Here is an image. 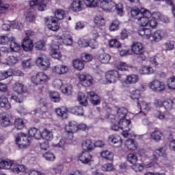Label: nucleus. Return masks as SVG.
<instances>
[{"label": "nucleus", "mask_w": 175, "mask_h": 175, "mask_svg": "<svg viewBox=\"0 0 175 175\" xmlns=\"http://www.w3.org/2000/svg\"><path fill=\"white\" fill-rule=\"evenodd\" d=\"M43 157L46 161H54L55 159V156L51 152L44 153Z\"/></svg>", "instance_id": "63"}, {"label": "nucleus", "mask_w": 175, "mask_h": 175, "mask_svg": "<svg viewBox=\"0 0 175 175\" xmlns=\"http://www.w3.org/2000/svg\"><path fill=\"white\" fill-rule=\"evenodd\" d=\"M139 34L143 36V38H145V39H150L152 33H151L150 29L143 28L139 30Z\"/></svg>", "instance_id": "40"}, {"label": "nucleus", "mask_w": 175, "mask_h": 175, "mask_svg": "<svg viewBox=\"0 0 175 175\" xmlns=\"http://www.w3.org/2000/svg\"><path fill=\"white\" fill-rule=\"evenodd\" d=\"M140 75H151L154 73V69L151 67H143L140 70H139Z\"/></svg>", "instance_id": "56"}, {"label": "nucleus", "mask_w": 175, "mask_h": 175, "mask_svg": "<svg viewBox=\"0 0 175 175\" xmlns=\"http://www.w3.org/2000/svg\"><path fill=\"white\" fill-rule=\"evenodd\" d=\"M149 88L152 90L154 92H163L166 88V85L162 81L154 80L148 84Z\"/></svg>", "instance_id": "5"}, {"label": "nucleus", "mask_w": 175, "mask_h": 175, "mask_svg": "<svg viewBox=\"0 0 175 175\" xmlns=\"http://www.w3.org/2000/svg\"><path fill=\"white\" fill-rule=\"evenodd\" d=\"M131 51L135 55H143L144 54V46H143V44L139 42H133L131 45Z\"/></svg>", "instance_id": "11"}, {"label": "nucleus", "mask_w": 175, "mask_h": 175, "mask_svg": "<svg viewBox=\"0 0 175 175\" xmlns=\"http://www.w3.org/2000/svg\"><path fill=\"white\" fill-rule=\"evenodd\" d=\"M41 137L45 140H53V133L46 129L41 133Z\"/></svg>", "instance_id": "42"}, {"label": "nucleus", "mask_w": 175, "mask_h": 175, "mask_svg": "<svg viewBox=\"0 0 175 175\" xmlns=\"http://www.w3.org/2000/svg\"><path fill=\"white\" fill-rule=\"evenodd\" d=\"M127 113H128V110L125 108L118 109L117 111L116 116H114V114L110 113L107 116V120L111 121V122L116 124V122H118L119 120L125 119V117H126Z\"/></svg>", "instance_id": "2"}, {"label": "nucleus", "mask_w": 175, "mask_h": 175, "mask_svg": "<svg viewBox=\"0 0 175 175\" xmlns=\"http://www.w3.org/2000/svg\"><path fill=\"white\" fill-rule=\"evenodd\" d=\"M10 76H13V70L12 69H9L7 71H0V81L10 77Z\"/></svg>", "instance_id": "44"}, {"label": "nucleus", "mask_w": 175, "mask_h": 175, "mask_svg": "<svg viewBox=\"0 0 175 175\" xmlns=\"http://www.w3.org/2000/svg\"><path fill=\"white\" fill-rule=\"evenodd\" d=\"M155 154L158 155L159 157H163V158L167 157V153L166 152V147L162 146L154 150Z\"/></svg>", "instance_id": "41"}, {"label": "nucleus", "mask_w": 175, "mask_h": 175, "mask_svg": "<svg viewBox=\"0 0 175 175\" xmlns=\"http://www.w3.org/2000/svg\"><path fill=\"white\" fill-rule=\"evenodd\" d=\"M29 135L31 137H35L37 139H42V133L36 128L30 129L29 130Z\"/></svg>", "instance_id": "36"}, {"label": "nucleus", "mask_w": 175, "mask_h": 175, "mask_svg": "<svg viewBox=\"0 0 175 175\" xmlns=\"http://www.w3.org/2000/svg\"><path fill=\"white\" fill-rule=\"evenodd\" d=\"M49 80V76L43 72H38L31 77V81L36 85H44Z\"/></svg>", "instance_id": "3"}, {"label": "nucleus", "mask_w": 175, "mask_h": 175, "mask_svg": "<svg viewBox=\"0 0 175 175\" xmlns=\"http://www.w3.org/2000/svg\"><path fill=\"white\" fill-rule=\"evenodd\" d=\"M116 10L117 12V14L122 17L124 14H125V12H124V5L122 4L119 3L118 5L115 4Z\"/></svg>", "instance_id": "58"}, {"label": "nucleus", "mask_w": 175, "mask_h": 175, "mask_svg": "<svg viewBox=\"0 0 175 175\" xmlns=\"http://www.w3.org/2000/svg\"><path fill=\"white\" fill-rule=\"evenodd\" d=\"M153 42H161V40L165 38V33L162 30H157L151 34Z\"/></svg>", "instance_id": "19"}, {"label": "nucleus", "mask_w": 175, "mask_h": 175, "mask_svg": "<svg viewBox=\"0 0 175 175\" xmlns=\"http://www.w3.org/2000/svg\"><path fill=\"white\" fill-rule=\"evenodd\" d=\"M94 23L98 27H105V25L106 24V21H105V18L102 16H96L94 19Z\"/></svg>", "instance_id": "51"}, {"label": "nucleus", "mask_w": 175, "mask_h": 175, "mask_svg": "<svg viewBox=\"0 0 175 175\" xmlns=\"http://www.w3.org/2000/svg\"><path fill=\"white\" fill-rule=\"evenodd\" d=\"M92 156L88 152H83L79 156V160L81 161V163L87 165L91 162Z\"/></svg>", "instance_id": "16"}, {"label": "nucleus", "mask_w": 175, "mask_h": 175, "mask_svg": "<svg viewBox=\"0 0 175 175\" xmlns=\"http://www.w3.org/2000/svg\"><path fill=\"white\" fill-rule=\"evenodd\" d=\"M33 65V62H32V59H29L27 60H25L22 62V66L23 69H29L31 66Z\"/></svg>", "instance_id": "62"}, {"label": "nucleus", "mask_w": 175, "mask_h": 175, "mask_svg": "<svg viewBox=\"0 0 175 175\" xmlns=\"http://www.w3.org/2000/svg\"><path fill=\"white\" fill-rule=\"evenodd\" d=\"M137 106L141 110H146L147 111H150V110H151V103H147L143 100H138Z\"/></svg>", "instance_id": "24"}, {"label": "nucleus", "mask_w": 175, "mask_h": 175, "mask_svg": "<svg viewBox=\"0 0 175 175\" xmlns=\"http://www.w3.org/2000/svg\"><path fill=\"white\" fill-rule=\"evenodd\" d=\"M22 49L24 51H31L33 49V42L29 37H25L22 43Z\"/></svg>", "instance_id": "13"}, {"label": "nucleus", "mask_w": 175, "mask_h": 175, "mask_svg": "<svg viewBox=\"0 0 175 175\" xmlns=\"http://www.w3.org/2000/svg\"><path fill=\"white\" fill-rule=\"evenodd\" d=\"M13 40H14V37L10 34L2 36L0 37V44H8L10 42H13Z\"/></svg>", "instance_id": "27"}, {"label": "nucleus", "mask_w": 175, "mask_h": 175, "mask_svg": "<svg viewBox=\"0 0 175 175\" xmlns=\"http://www.w3.org/2000/svg\"><path fill=\"white\" fill-rule=\"evenodd\" d=\"M0 107L5 109V110H10V109H12V105L9 103V100L5 96H0Z\"/></svg>", "instance_id": "21"}, {"label": "nucleus", "mask_w": 175, "mask_h": 175, "mask_svg": "<svg viewBox=\"0 0 175 175\" xmlns=\"http://www.w3.org/2000/svg\"><path fill=\"white\" fill-rule=\"evenodd\" d=\"M10 43V49L12 51L17 53V51H20L21 46L19 44L16 42V38H14V40L11 41Z\"/></svg>", "instance_id": "57"}, {"label": "nucleus", "mask_w": 175, "mask_h": 175, "mask_svg": "<svg viewBox=\"0 0 175 175\" xmlns=\"http://www.w3.org/2000/svg\"><path fill=\"white\" fill-rule=\"evenodd\" d=\"M81 5V1L74 0L70 4V9L73 12H80L83 9Z\"/></svg>", "instance_id": "26"}, {"label": "nucleus", "mask_w": 175, "mask_h": 175, "mask_svg": "<svg viewBox=\"0 0 175 175\" xmlns=\"http://www.w3.org/2000/svg\"><path fill=\"white\" fill-rule=\"evenodd\" d=\"M36 64L37 66H39L42 70H46V69L50 68V60L44 55L37 58Z\"/></svg>", "instance_id": "8"}, {"label": "nucleus", "mask_w": 175, "mask_h": 175, "mask_svg": "<svg viewBox=\"0 0 175 175\" xmlns=\"http://www.w3.org/2000/svg\"><path fill=\"white\" fill-rule=\"evenodd\" d=\"M162 137V132L159 131V129H156L154 131L150 134V139L158 143L160 142L161 138Z\"/></svg>", "instance_id": "29"}, {"label": "nucleus", "mask_w": 175, "mask_h": 175, "mask_svg": "<svg viewBox=\"0 0 175 175\" xmlns=\"http://www.w3.org/2000/svg\"><path fill=\"white\" fill-rule=\"evenodd\" d=\"M46 3H47V0H32L30 2V6H37L40 12H43L46 8Z\"/></svg>", "instance_id": "15"}, {"label": "nucleus", "mask_w": 175, "mask_h": 175, "mask_svg": "<svg viewBox=\"0 0 175 175\" xmlns=\"http://www.w3.org/2000/svg\"><path fill=\"white\" fill-rule=\"evenodd\" d=\"M109 143H111L114 147H121L122 141H121V137L117 135H111L107 139Z\"/></svg>", "instance_id": "12"}, {"label": "nucleus", "mask_w": 175, "mask_h": 175, "mask_svg": "<svg viewBox=\"0 0 175 175\" xmlns=\"http://www.w3.org/2000/svg\"><path fill=\"white\" fill-rule=\"evenodd\" d=\"M62 92L66 95H72L73 92V87L70 84H65L62 87Z\"/></svg>", "instance_id": "35"}, {"label": "nucleus", "mask_w": 175, "mask_h": 175, "mask_svg": "<svg viewBox=\"0 0 175 175\" xmlns=\"http://www.w3.org/2000/svg\"><path fill=\"white\" fill-rule=\"evenodd\" d=\"M55 16L57 20H64V17H65V12L62 10H57L55 12Z\"/></svg>", "instance_id": "59"}, {"label": "nucleus", "mask_w": 175, "mask_h": 175, "mask_svg": "<svg viewBox=\"0 0 175 175\" xmlns=\"http://www.w3.org/2000/svg\"><path fill=\"white\" fill-rule=\"evenodd\" d=\"M127 161L131 163V165H136L137 163V155L133 153L129 154L127 156Z\"/></svg>", "instance_id": "50"}, {"label": "nucleus", "mask_w": 175, "mask_h": 175, "mask_svg": "<svg viewBox=\"0 0 175 175\" xmlns=\"http://www.w3.org/2000/svg\"><path fill=\"white\" fill-rule=\"evenodd\" d=\"M60 40H62V43L66 46H72V43H73L72 36H70L69 34H63L60 37Z\"/></svg>", "instance_id": "30"}, {"label": "nucleus", "mask_w": 175, "mask_h": 175, "mask_svg": "<svg viewBox=\"0 0 175 175\" xmlns=\"http://www.w3.org/2000/svg\"><path fill=\"white\" fill-rule=\"evenodd\" d=\"M78 79L84 87H91L94 84V79L89 74H79Z\"/></svg>", "instance_id": "6"}, {"label": "nucleus", "mask_w": 175, "mask_h": 175, "mask_svg": "<svg viewBox=\"0 0 175 175\" xmlns=\"http://www.w3.org/2000/svg\"><path fill=\"white\" fill-rule=\"evenodd\" d=\"M73 66L77 70H83L84 69V62L79 59L75 60L73 62Z\"/></svg>", "instance_id": "49"}, {"label": "nucleus", "mask_w": 175, "mask_h": 175, "mask_svg": "<svg viewBox=\"0 0 175 175\" xmlns=\"http://www.w3.org/2000/svg\"><path fill=\"white\" fill-rule=\"evenodd\" d=\"M13 161L12 160H1L0 159V169H5V170H9L12 169L13 166Z\"/></svg>", "instance_id": "25"}, {"label": "nucleus", "mask_w": 175, "mask_h": 175, "mask_svg": "<svg viewBox=\"0 0 175 175\" xmlns=\"http://www.w3.org/2000/svg\"><path fill=\"white\" fill-rule=\"evenodd\" d=\"M82 148L85 151H91V150H94V143L90 139L83 141L82 143Z\"/></svg>", "instance_id": "32"}, {"label": "nucleus", "mask_w": 175, "mask_h": 175, "mask_svg": "<svg viewBox=\"0 0 175 175\" xmlns=\"http://www.w3.org/2000/svg\"><path fill=\"white\" fill-rule=\"evenodd\" d=\"M118 125L120 126V128L122 131H124V129H131V124H132V122L131 120H126V119H120V120L118 121Z\"/></svg>", "instance_id": "23"}, {"label": "nucleus", "mask_w": 175, "mask_h": 175, "mask_svg": "<svg viewBox=\"0 0 175 175\" xmlns=\"http://www.w3.org/2000/svg\"><path fill=\"white\" fill-rule=\"evenodd\" d=\"M125 147L129 151H135L137 148V142L132 139H129L125 142Z\"/></svg>", "instance_id": "22"}, {"label": "nucleus", "mask_w": 175, "mask_h": 175, "mask_svg": "<svg viewBox=\"0 0 175 175\" xmlns=\"http://www.w3.org/2000/svg\"><path fill=\"white\" fill-rule=\"evenodd\" d=\"M111 59V56L107 53H102L98 56V61L101 64H109Z\"/></svg>", "instance_id": "33"}, {"label": "nucleus", "mask_w": 175, "mask_h": 175, "mask_svg": "<svg viewBox=\"0 0 175 175\" xmlns=\"http://www.w3.org/2000/svg\"><path fill=\"white\" fill-rule=\"evenodd\" d=\"M105 76L107 82L109 84H111V83H116L118 80H119L120 77H121L120 73H118L117 70H109L106 73Z\"/></svg>", "instance_id": "10"}, {"label": "nucleus", "mask_w": 175, "mask_h": 175, "mask_svg": "<svg viewBox=\"0 0 175 175\" xmlns=\"http://www.w3.org/2000/svg\"><path fill=\"white\" fill-rule=\"evenodd\" d=\"M0 125L3 128L13 125V119H12V117L9 116L3 115L0 117Z\"/></svg>", "instance_id": "14"}, {"label": "nucleus", "mask_w": 175, "mask_h": 175, "mask_svg": "<svg viewBox=\"0 0 175 175\" xmlns=\"http://www.w3.org/2000/svg\"><path fill=\"white\" fill-rule=\"evenodd\" d=\"M174 102L173 100L168 98L163 100V107L167 111L172 110Z\"/></svg>", "instance_id": "37"}, {"label": "nucleus", "mask_w": 175, "mask_h": 175, "mask_svg": "<svg viewBox=\"0 0 175 175\" xmlns=\"http://www.w3.org/2000/svg\"><path fill=\"white\" fill-rule=\"evenodd\" d=\"M16 143L19 148H27L31 146V137L23 133H20L16 137Z\"/></svg>", "instance_id": "1"}, {"label": "nucleus", "mask_w": 175, "mask_h": 175, "mask_svg": "<svg viewBox=\"0 0 175 175\" xmlns=\"http://www.w3.org/2000/svg\"><path fill=\"white\" fill-rule=\"evenodd\" d=\"M77 99L82 106H87L88 105V99L83 92L78 93Z\"/></svg>", "instance_id": "39"}, {"label": "nucleus", "mask_w": 175, "mask_h": 175, "mask_svg": "<svg viewBox=\"0 0 175 175\" xmlns=\"http://www.w3.org/2000/svg\"><path fill=\"white\" fill-rule=\"evenodd\" d=\"M120 28V21L117 19L112 21L109 25V31H118Z\"/></svg>", "instance_id": "52"}, {"label": "nucleus", "mask_w": 175, "mask_h": 175, "mask_svg": "<svg viewBox=\"0 0 175 175\" xmlns=\"http://www.w3.org/2000/svg\"><path fill=\"white\" fill-rule=\"evenodd\" d=\"M84 2L88 8H96L99 3V0H84Z\"/></svg>", "instance_id": "53"}, {"label": "nucleus", "mask_w": 175, "mask_h": 175, "mask_svg": "<svg viewBox=\"0 0 175 175\" xmlns=\"http://www.w3.org/2000/svg\"><path fill=\"white\" fill-rule=\"evenodd\" d=\"M144 13V10L140 11V9L137 8H133L131 10V16L133 17V18H136V20H137Z\"/></svg>", "instance_id": "34"}, {"label": "nucleus", "mask_w": 175, "mask_h": 175, "mask_svg": "<svg viewBox=\"0 0 175 175\" xmlns=\"http://www.w3.org/2000/svg\"><path fill=\"white\" fill-rule=\"evenodd\" d=\"M130 98L133 100H140V98H142V92L139 90H133L130 94Z\"/></svg>", "instance_id": "43"}, {"label": "nucleus", "mask_w": 175, "mask_h": 175, "mask_svg": "<svg viewBox=\"0 0 175 175\" xmlns=\"http://www.w3.org/2000/svg\"><path fill=\"white\" fill-rule=\"evenodd\" d=\"M100 157L107 161H113L114 154L109 150H103L100 152Z\"/></svg>", "instance_id": "38"}, {"label": "nucleus", "mask_w": 175, "mask_h": 175, "mask_svg": "<svg viewBox=\"0 0 175 175\" xmlns=\"http://www.w3.org/2000/svg\"><path fill=\"white\" fill-rule=\"evenodd\" d=\"M167 87L170 90H175V77H172L168 80Z\"/></svg>", "instance_id": "64"}, {"label": "nucleus", "mask_w": 175, "mask_h": 175, "mask_svg": "<svg viewBox=\"0 0 175 175\" xmlns=\"http://www.w3.org/2000/svg\"><path fill=\"white\" fill-rule=\"evenodd\" d=\"M139 81V76L136 75H128L126 78V84H136Z\"/></svg>", "instance_id": "31"}, {"label": "nucleus", "mask_w": 175, "mask_h": 175, "mask_svg": "<svg viewBox=\"0 0 175 175\" xmlns=\"http://www.w3.org/2000/svg\"><path fill=\"white\" fill-rule=\"evenodd\" d=\"M100 6L107 13L116 12V3L112 0H100Z\"/></svg>", "instance_id": "4"}, {"label": "nucleus", "mask_w": 175, "mask_h": 175, "mask_svg": "<svg viewBox=\"0 0 175 175\" xmlns=\"http://www.w3.org/2000/svg\"><path fill=\"white\" fill-rule=\"evenodd\" d=\"M70 111L72 114H75V116H84V111L83 109V107L81 106H75L70 108Z\"/></svg>", "instance_id": "28"}, {"label": "nucleus", "mask_w": 175, "mask_h": 175, "mask_svg": "<svg viewBox=\"0 0 175 175\" xmlns=\"http://www.w3.org/2000/svg\"><path fill=\"white\" fill-rule=\"evenodd\" d=\"M101 170L103 172H113L114 170V167L111 163H106L102 165Z\"/></svg>", "instance_id": "60"}, {"label": "nucleus", "mask_w": 175, "mask_h": 175, "mask_svg": "<svg viewBox=\"0 0 175 175\" xmlns=\"http://www.w3.org/2000/svg\"><path fill=\"white\" fill-rule=\"evenodd\" d=\"M13 90L15 92L21 95V94H25L27 92V89H25V86L22 83L16 82L13 85Z\"/></svg>", "instance_id": "20"}, {"label": "nucleus", "mask_w": 175, "mask_h": 175, "mask_svg": "<svg viewBox=\"0 0 175 175\" xmlns=\"http://www.w3.org/2000/svg\"><path fill=\"white\" fill-rule=\"evenodd\" d=\"M150 18H151V12L148 10H144V13H142L137 19L138 24H139L141 27H147Z\"/></svg>", "instance_id": "9"}, {"label": "nucleus", "mask_w": 175, "mask_h": 175, "mask_svg": "<svg viewBox=\"0 0 175 175\" xmlns=\"http://www.w3.org/2000/svg\"><path fill=\"white\" fill-rule=\"evenodd\" d=\"M68 70H69L68 66L62 64L57 65L53 68V73H55V75H64Z\"/></svg>", "instance_id": "18"}, {"label": "nucleus", "mask_w": 175, "mask_h": 175, "mask_svg": "<svg viewBox=\"0 0 175 175\" xmlns=\"http://www.w3.org/2000/svg\"><path fill=\"white\" fill-rule=\"evenodd\" d=\"M55 113L59 116V117H64V118H66L68 109L65 107L57 108L55 109Z\"/></svg>", "instance_id": "46"}, {"label": "nucleus", "mask_w": 175, "mask_h": 175, "mask_svg": "<svg viewBox=\"0 0 175 175\" xmlns=\"http://www.w3.org/2000/svg\"><path fill=\"white\" fill-rule=\"evenodd\" d=\"M48 29L51 31H58L59 29V26L58 25V23H57V21L53 18L51 19V23L47 25Z\"/></svg>", "instance_id": "45"}, {"label": "nucleus", "mask_w": 175, "mask_h": 175, "mask_svg": "<svg viewBox=\"0 0 175 175\" xmlns=\"http://www.w3.org/2000/svg\"><path fill=\"white\" fill-rule=\"evenodd\" d=\"M51 57H52V58H54L55 59H59L60 58H62V55H61L59 49H53L51 51Z\"/></svg>", "instance_id": "48"}, {"label": "nucleus", "mask_w": 175, "mask_h": 175, "mask_svg": "<svg viewBox=\"0 0 175 175\" xmlns=\"http://www.w3.org/2000/svg\"><path fill=\"white\" fill-rule=\"evenodd\" d=\"M65 130L69 135L68 137V140H72V139H73V133H75V132L79 131L77 122L75 121L69 122L68 124L66 125Z\"/></svg>", "instance_id": "7"}, {"label": "nucleus", "mask_w": 175, "mask_h": 175, "mask_svg": "<svg viewBox=\"0 0 175 175\" xmlns=\"http://www.w3.org/2000/svg\"><path fill=\"white\" fill-rule=\"evenodd\" d=\"M18 62V59L14 56H10L7 58V65H16Z\"/></svg>", "instance_id": "61"}, {"label": "nucleus", "mask_w": 175, "mask_h": 175, "mask_svg": "<svg viewBox=\"0 0 175 175\" xmlns=\"http://www.w3.org/2000/svg\"><path fill=\"white\" fill-rule=\"evenodd\" d=\"M49 96L52 102L58 103L61 100V97L59 96V93L57 92H51Z\"/></svg>", "instance_id": "47"}, {"label": "nucleus", "mask_w": 175, "mask_h": 175, "mask_svg": "<svg viewBox=\"0 0 175 175\" xmlns=\"http://www.w3.org/2000/svg\"><path fill=\"white\" fill-rule=\"evenodd\" d=\"M14 125L16 129L21 130L24 129V121L23 119L18 118H16L14 121Z\"/></svg>", "instance_id": "54"}, {"label": "nucleus", "mask_w": 175, "mask_h": 175, "mask_svg": "<svg viewBox=\"0 0 175 175\" xmlns=\"http://www.w3.org/2000/svg\"><path fill=\"white\" fill-rule=\"evenodd\" d=\"M87 94L92 105L96 106L100 104V97H99V96H98L96 93L94 92H88Z\"/></svg>", "instance_id": "17"}, {"label": "nucleus", "mask_w": 175, "mask_h": 175, "mask_svg": "<svg viewBox=\"0 0 175 175\" xmlns=\"http://www.w3.org/2000/svg\"><path fill=\"white\" fill-rule=\"evenodd\" d=\"M109 45L110 47H114L115 49H120L121 47V42L117 39H111L109 41Z\"/></svg>", "instance_id": "55"}]
</instances>
